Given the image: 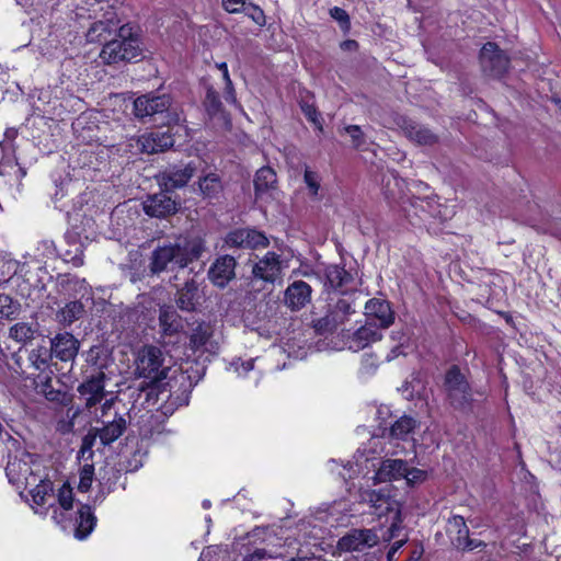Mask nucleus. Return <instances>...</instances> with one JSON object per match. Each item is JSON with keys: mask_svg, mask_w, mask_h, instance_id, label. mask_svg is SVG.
Wrapping results in <instances>:
<instances>
[{"mask_svg": "<svg viewBox=\"0 0 561 561\" xmlns=\"http://www.w3.org/2000/svg\"><path fill=\"white\" fill-rule=\"evenodd\" d=\"M35 329L26 322H18L9 330V337L21 344H27L34 339Z\"/></svg>", "mask_w": 561, "mask_h": 561, "instance_id": "obj_37", "label": "nucleus"}, {"mask_svg": "<svg viewBox=\"0 0 561 561\" xmlns=\"http://www.w3.org/2000/svg\"><path fill=\"white\" fill-rule=\"evenodd\" d=\"M20 311L21 305L19 301L13 300L5 294H0V319L14 320L20 314Z\"/></svg>", "mask_w": 561, "mask_h": 561, "instance_id": "obj_39", "label": "nucleus"}, {"mask_svg": "<svg viewBox=\"0 0 561 561\" xmlns=\"http://www.w3.org/2000/svg\"><path fill=\"white\" fill-rule=\"evenodd\" d=\"M403 347H404V343L403 342H400L397 345H394L391 348V351L389 352V354L387 355L386 359L388 362H390V360L397 358L400 355H404Z\"/></svg>", "mask_w": 561, "mask_h": 561, "instance_id": "obj_58", "label": "nucleus"}, {"mask_svg": "<svg viewBox=\"0 0 561 561\" xmlns=\"http://www.w3.org/2000/svg\"><path fill=\"white\" fill-rule=\"evenodd\" d=\"M280 257L275 252H267L252 267V275L255 279H261L273 284L280 275Z\"/></svg>", "mask_w": 561, "mask_h": 561, "instance_id": "obj_20", "label": "nucleus"}, {"mask_svg": "<svg viewBox=\"0 0 561 561\" xmlns=\"http://www.w3.org/2000/svg\"><path fill=\"white\" fill-rule=\"evenodd\" d=\"M342 337L344 345L350 351L359 352L369 346L371 343L380 341L382 333L377 328V324L370 321H365L363 325H360L352 333L350 331H343Z\"/></svg>", "mask_w": 561, "mask_h": 561, "instance_id": "obj_8", "label": "nucleus"}, {"mask_svg": "<svg viewBox=\"0 0 561 561\" xmlns=\"http://www.w3.org/2000/svg\"><path fill=\"white\" fill-rule=\"evenodd\" d=\"M391 339L398 340L399 343L400 342L405 343V341L408 340L403 332H392Z\"/></svg>", "mask_w": 561, "mask_h": 561, "instance_id": "obj_64", "label": "nucleus"}, {"mask_svg": "<svg viewBox=\"0 0 561 561\" xmlns=\"http://www.w3.org/2000/svg\"><path fill=\"white\" fill-rule=\"evenodd\" d=\"M41 392L51 402L65 404L68 401L67 392L60 389H55L51 385L50 378H47V380L41 385Z\"/></svg>", "mask_w": 561, "mask_h": 561, "instance_id": "obj_41", "label": "nucleus"}, {"mask_svg": "<svg viewBox=\"0 0 561 561\" xmlns=\"http://www.w3.org/2000/svg\"><path fill=\"white\" fill-rule=\"evenodd\" d=\"M194 162L185 165H171L162 171L158 176V183L165 191H172L185 186L196 173Z\"/></svg>", "mask_w": 561, "mask_h": 561, "instance_id": "obj_10", "label": "nucleus"}, {"mask_svg": "<svg viewBox=\"0 0 561 561\" xmlns=\"http://www.w3.org/2000/svg\"><path fill=\"white\" fill-rule=\"evenodd\" d=\"M426 478H427V472L425 470L414 468V467L411 468V467H409V465L407 466L403 479H405L407 484L409 486H414V485L421 484L426 480Z\"/></svg>", "mask_w": 561, "mask_h": 561, "instance_id": "obj_46", "label": "nucleus"}, {"mask_svg": "<svg viewBox=\"0 0 561 561\" xmlns=\"http://www.w3.org/2000/svg\"><path fill=\"white\" fill-rule=\"evenodd\" d=\"M211 336V332L208 325L198 324L191 335V345L193 348L198 350L203 347L209 337Z\"/></svg>", "mask_w": 561, "mask_h": 561, "instance_id": "obj_44", "label": "nucleus"}, {"mask_svg": "<svg viewBox=\"0 0 561 561\" xmlns=\"http://www.w3.org/2000/svg\"><path fill=\"white\" fill-rule=\"evenodd\" d=\"M402 180H400L393 172H389L382 178L383 194L388 199H396L402 191Z\"/></svg>", "mask_w": 561, "mask_h": 561, "instance_id": "obj_40", "label": "nucleus"}, {"mask_svg": "<svg viewBox=\"0 0 561 561\" xmlns=\"http://www.w3.org/2000/svg\"><path fill=\"white\" fill-rule=\"evenodd\" d=\"M171 98L167 94L154 95L145 94L138 96L134 101V114L138 118L153 117L167 113V122L163 124L176 123L179 117L175 113L170 112Z\"/></svg>", "mask_w": 561, "mask_h": 561, "instance_id": "obj_6", "label": "nucleus"}, {"mask_svg": "<svg viewBox=\"0 0 561 561\" xmlns=\"http://www.w3.org/2000/svg\"><path fill=\"white\" fill-rule=\"evenodd\" d=\"M51 357L53 356L50 354V351L42 346L36 350H33L30 353L28 359L35 369L44 370L48 366L49 359Z\"/></svg>", "mask_w": 561, "mask_h": 561, "instance_id": "obj_43", "label": "nucleus"}, {"mask_svg": "<svg viewBox=\"0 0 561 561\" xmlns=\"http://www.w3.org/2000/svg\"><path fill=\"white\" fill-rule=\"evenodd\" d=\"M113 403H114L113 398H110V399L104 398V402L102 403V408H101V410H102L101 417H103L106 414V411L112 408Z\"/></svg>", "mask_w": 561, "mask_h": 561, "instance_id": "obj_62", "label": "nucleus"}, {"mask_svg": "<svg viewBox=\"0 0 561 561\" xmlns=\"http://www.w3.org/2000/svg\"><path fill=\"white\" fill-rule=\"evenodd\" d=\"M103 427L98 428L102 445L106 446L119 438L126 430L124 416L115 414L112 421H103Z\"/></svg>", "mask_w": 561, "mask_h": 561, "instance_id": "obj_27", "label": "nucleus"}, {"mask_svg": "<svg viewBox=\"0 0 561 561\" xmlns=\"http://www.w3.org/2000/svg\"><path fill=\"white\" fill-rule=\"evenodd\" d=\"M356 312L355 299L352 295L343 294L340 297L329 299L325 314L313 318L312 328L318 334L333 333L340 325L350 320V317Z\"/></svg>", "mask_w": 561, "mask_h": 561, "instance_id": "obj_3", "label": "nucleus"}, {"mask_svg": "<svg viewBox=\"0 0 561 561\" xmlns=\"http://www.w3.org/2000/svg\"><path fill=\"white\" fill-rule=\"evenodd\" d=\"M304 181H305L310 194L313 197L318 196V193L320 190V178H319L318 173L306 168L305 173H304Z\"/></svg>", "mask_w": 561, "mask_h": 561, "instance_id": "obj_48", "label": "nucleus"}, {"mask_svg": "<svg viewBox=\"0 0 561 561\" xmlns=\"http://www.w3.org/2000/svg\"><path fill=\"white\" fill-rule=\"evenodd\" d=\"M91 7H93V9L89 8L85 10L83 7L76 4V10L73 11L75 18L77 20L95 18L102 22H106L110 27L116 31L121 21L112 5L107 3H93Z\"/></svg>", "mask_w": 561, "mask_h": 561, "instance_id": "obj_18", "label": "nucleus"}, {"mask_svg": "<svg viewBox=\"0 0 561 561\" xmlns=\"http://www.w3.org/2000/svg\"><path fill=\"white\" fill-rule=\"evenodd\" d=\"M79 347V341L68 332L58 333L50 339V354L61 362H73Z\"/></svg>", "mask_w": 561, "mask_h": 561, "instance_id": "obj_15", "label": "nucleus"}, {"mask_svg": "<svg viewBox=\"0 0 561 561\" xmlns=\"http://www.w3.org/2000/svg\"><path fill=\"white\" fill-rule=\"evenodd\" d=\"M448 531L456 535L453 538V543L456 548L460 547V542L466 540L469 536V528L465 518L460 515H454L448 519Z\"/></svg>", "mask_w": 561, "mask_h": 561, "instance_id": "obj_36", "label": "nucleus"}, {"mask_svg": "<svg viewBox=\"0 0 561 561\" xmlns=\"http://www.w3.org/2000/svg\"><path fill=\"white\" fill-rule=\"evenodd\" d=\"M408 538L404 536L403 538L394 541L388 551V560L391 561L397 551L407 542Z\"/></svg>", "mask_w": 561, "mask_h": 561, "instance_id": "obj_59", "label": "nucleus"}, {"mask_svg": "<svg viewBox=\"0 0 561 561\" xmlns=\"http://www.w3.org/2000/svg\"><path fill=\"white\" fill-rule=\"evenodd\" d=\"M362 501L368 503L373 514L382 516L392 510V501L389 495L376 490H365L360 494Z\"/></svg>", "mask_w": 561, "mask_h": 561, "instance_id": "obj_29", "label": "nucleus"}, {"mask_svg": "<svg viewBox=\"0 0 561 561\" xmlns=\"http://www.w3.org/2000/svg\"><path fill=\"white\" fill-rule=\"evenodd\" d=\"M254 23H256L260 26L265 25L266 19L263 10L254 4V3H248L247 4V11H243Z\"/></svg>", "mask_w": 561, "mask_h": 561, "instance_id": "obj_50", "label": "nucleus"}, {"mask_svg": "<svg viewBox=\"0 0 561 561\" xmlns=\"http://www.w3.org/2000/svg\"><path fill=\"white\" fill-rule=\"evenodd\" d=\"M100 438V434L98 428L92 427L89 432L83 436L81 447L79 450V458L91 459L93 456V446L96 442V438Z\"/></svg>", "mask_w": 561, "mask_h": 561, "instance_id": "obj_42", "label": "nucleus"}, {"mask_svg": "<svg viewBox=\"0 0 561 561\" xmlns=\"http://www.w3.org/2000/svg\"><path fill=\"white\" fill-rule=\"evenodd\" d=\"M378 366L377 358L374 355L365 354L362 360V370L365 374H371Z\"/></svg>", "mask_w": 561, "mask_h": 561, "instance_id": "obj_55", "label": "nucleus"}, {"mask_svg": "<svg viewBox=\"0 0 561 561\" xmlns=\"http://www.w3.org/2000/svg\"><path fill=\"white\" fill-rule=\"evenodd\" d=\"M416 426V420L411 416L403 415L391 425L389 435L394 439L408 440L410 434L414 432Z\"/></svg>", "mask_w": 561, "mask_h": 561, "instance_id": "obj_33", "label": "nucleus"}, {"mask_svg": "<svg viewBox=\"0 0 561 561\" xmlns=\"http://www.w3.org/2000/svg\"><path fill=\"white\" fill-rule=\"evenodd\" d=\"M408 461L403 459H385L376 471L375 479L378 482H391L404 478Z\"/></svg>", "mask_w": 561, "mask_h": 561, "instance_id": "obj_24", "label": "nucleus"}, {"mask_svg": "<svg viewBox=\"0 0 561 561\" xmlns=\"http://www.w3.org/2000/svg\"><path fill=\"white\" fill-rule=\"evenodd\" d=\"M176 305L181 310L192 311L198 301V286L195 280L185 282L184 286L178 290Z\"/></svg>", "mask_w": 561, "mask_h": 561, "instance_id": "obj_31", "label": "nucleus"}, {"mask_svg": "<svg viewBox=\"0 0 561 561\" xmlns=\"http://www.w3.org/2000/svg\"><path fill=\"white\" fill-rule=\"evenodd\" d=\"M115 30L108 26L106 22L96 20L93 22L87 32V41L89 43H99L105 41Z\"/></svg>", "mask_w": 561, "mask_h": 561, "instance_id": "obj_38", "label": "nucleus"}, {"mask_svg": "<svg viewBox=\"0 0 561 561\" xmlns=\"http://www.w3.org/2000/svg\"><path fill=\"white\" fill-rule=\"evenodd\" d=\"M142 205L144 211L150 217L164 218L176 213V203L165 193L148 196Z\"/></svg>", "mask_w": 561, "mask_h": 561, "instance_id": "obj_22", "label": "nucleus"}, {"mask_svg": "<svg viewBox=\"0 0 561 561\" xmlns=\"http://www.w3.org/2000/svg\"><path fill=\"white\" fill-rule=\"evenodd\" d=\"M78 392L88 410L101 403L107 394L105 391V374L99 371L87 378V380L78 387Z\"/></svg>", "mask_w": 561, "mask_h": 561, "instance_id": "obj_12", "label": "nucleus"}, {"mask_svg": "<svg viewBox=\"0 0 561 561\" xmlns=\"http://www.w3.org/2000/svg\"><path fill=\"white\" fill-rule=\"evenodd\" d=\"M33 508L35 513L41 515H47L51 508L56 513L55 502L56 496L54 494L53 482L49 480H41L31 491Z\"/></svg>", "mask_w": 561, "mask_h": 561, "instance_id": "obj_17", "label": "nucleus"}, {"mask_svg": "<svg viewBox=\"0 0 561 561\" xmlns=\"http://www.w3.org/2000/svg\"><path fill=\"white\" fill-rule=\"evenodd\" d=\"M266 556V551L264 549H256L253 553L249 554L244 560L245 561H255L262 560Z\"/></svg>", "mask_w": 561, "mask_h": 561, "instance_id": "obj_61", "label": "nucleus"}, {"mask_svg": "<svg viewBox=\"0 0 561 561\" xmlns=\"http://www.w3.org/2000/svg\"><path fill=\"white\" fill-rule=\"evenodd\" d=\"M198 186L202 195L205 198H218L222 192V183L216 173H208L199 179Z\"/></svg>", "mask_w": 561, "mask_h": 561, "instance_id": "obj_34", "label": "nucleus"}, {"mask_svg": "<svg viewBox=\"0 0 561 561\" xmlns=\"http://www.w3.org/2000/svg\"><path fill=\"white\" fill-rule=\"evenodd\" d=\"M409 217H416L422 222H426L431 218H442L440 205L434 198L417 197L410 201L409 208H405Z\"/></svg>", "mask_w": 561, "mask_h": 561, "instance_id": "obj_21", "label": "nucleus"}, {"mask_svg": "<svg viewBox=\"0 0 561 561\" xmlns=\"http://www.w3.org/2000/svg\"><path fill=\"white\" fill-rule=\"evenodd\" d=\"M96 518L92 512L91 506L81 505L78 511V517L76 519V538L82 540L85 539L94 529Z\"/></svg>", "mask_w": 561, "mask_h": 561, "instance_id": "obj_30", "label": "nucleus"}, {"mask_svg": "<svg viewBox=\"0 0 561 561\" xmlns=\"http://www.w3.org/2000/svg\"><path fill=\"white\" fill-rule=\"evenodd\" d=\"M247 4L245 0H228L222 3V7L229 13H241L247 11Z\"/></svg>", "mask_w": 561, "mask_h": 561, "instance_id": "obj_53", "label": "nucleus"}, {"mask_svg": "<svg viewBox=\"0 0 561 561\" xmlns=\"http://www.w3.org/2000/svg\"><path fill=\"white\" fill-rule=\"evenodd\" d=\"M401 523L402 520L400 512H396L391 526L388 529V536L385 538V540L390 541L391 539L399 537V534L402 530Z\"/></svg>", "mask_w": 561, "mask_h": 561, "instance_id": "obj_54", "label": "nucleus"}, {"mask_svg": "<svg viewBox=\"0 0 561 561\" xmlns=\"http://www.w3.org/2000/svg\"><path fill=\"white\" fill-rule=\"evenodd\" d=\"M444 390L449 404L460 411L471 409L473 397L472 390L463 374L457 366L450 367L444 380Z\"/></svg>", "mask_w": 561, "mask_h": 561, "instance_id": "obj_5", "label": "nucleus"}, {"mask_svg": "<svg viewBox=\"0 0 561 561\" xmlns=\"http://www.w3.org/2000/svg\"><path fill=\"white\" fill-rule=\"evenodd\" d=\"M23 456L25 459L13 457L10 458L7 463L5 474L13 484H19L22 480H25V482L30 484L28 474H32V469L27 460L30 455L24 454Z\"/></svg>", "mask_w": 561, "mask_h": 561, "instance_id": "obj_25", "label": "nucleus"}, {"mask_svg": "<svg viewBox=\"0 0 561 561\" xmlns=\"http://www.w3.org/2000/svg\"><path fill=\"white\" fill-rule=\"evenodd\" d=\"M94 468L93 465H84L80 470V481L78 489L81 492H88L93 481Z\"/></svg>", "mask_w": 561, "mask_h": 561, "instance_id": "obj_47", "label": "nucleus"}, {"mask_svg": "<svg viewBox=\"0 0 561 561\" xmlns=\"http://www.w3.org/2000/svg\"><path fill=\"white\" fill-rule=\"evenodd\" d=\"M225 242L230 248L242 249H263L268 247L270 241L267 237L255 229L242 228L229 232Z\"/></svg>", "mask_w": 561, "mask_h": 561, "instance_id": "obj_11", "label": "nucleus"}, {"mask_svg": "<svg viewBox=\"0 0 561 561\" xmlns=\"http://www.w3.org/2000/svg\"><path fill=\"white\" fill-rule=\"evenodd\" d=\"M204 244L201 239L179 238L173 242H165L157 247L150 261L152 274H160L173 267L184 268L193 261L201 257Z\"/></svg>", "mask_w": 561, "mask_h": 561, "instance_id": "obj_1", "label": "nucleus"}, {"mask_svg": "<svg viewBox=\"0 0 561 561\" xmlns=\"http://www.w3.org/2000/svg\"><path fill=\"white\" fill-rule=\"evenodd\" d=\"M331 15L336 19V20H340V21H346L348 19L346 12L341 9V8H337V7H334L332 10H331Z\"/></svg>", "mask_w": 561, "mask_h": 561, "instance_id": "obj_60", "label": "nucleus"}, {"mask_svg": "<svg viewBox=\"0 0 561 561\" xmlns=\"http://www.w3.org/2000/svg\"><path fill=\"white\" fill-rule=\"evenodd\" d=\"M324 287L339 289L352 280V275L337 264L327 265L323 270Z\"/></svg>", "mask_w": 561, "mask_h": 561, "instance_id": "obj_28", "label": "nucleus"}, {"mask_svg": "<svg viewBox=\"0 0 561 561\" xmlns=\"http://www.w3.org/2000/svg\"><path fill=\"white\" fill-rule=\"evenodd\" d=\"M397 123L404 136L416 145L433 146L438 141V136L430 128L408 117L401 116L398 118Z\"/></svg>", "mask_w": 561, "mask_h": 561, "instance_id": "obj_13", "label": "nucleus"}, {"mask_svg": "<svg viewBox=\"0 0 561 561\" xmlns=\"http://www.w3.org/2000/svg\"><path fill=\"white\" fill-rule=\"evenodd\" d=\"M482 71L493 78L502 77L508 69L510 59L495 43H486L480 51Z\"/></svg>", "mask_w": 561, "mask_h": 561, "instance_id": "obj_7", "label": "nucleus"}, {"mask_svg": "<svg viewBox=\"0 0 561 561\" xmlns=\"http://www.w3.org/2000/svg\"><path fill=\"white\" fill-rule=\"evenodd\" d=\"M56 501L59 503V505L65 511H68L70 508H72V503H73L72 489L69 485L64 484L59 489V492H58V495L56 497Z\"/></svg>", "mask_w": 561, "mask_h": 561, "instance_id": "obj_49", "label": "nucleus"}, {"mask_svg": "<svg viewBox=\"0 0 561 561\" xmlns=\"http://www.w3.org/2000/svg\"><path fill=\"white\" fill-rule=\"evenodd\" d=\"M460 547H457L458 549L466 550V551H472L477 548H484L485 543L481 540L471 539L469 536L466 540L460 542Z\"/></svg>", "mask_w": 561, "mask_h": 561, "instance_id": "obj_56", "label": "nucleus"}, {"mask_svg": "<svg viewBox=\"0 0 561 561\" xmlns=\"http://www.w3.org/2000/svg\"><path fill=\"white\" fill-rule=\"evenodd\" d=\"M139 142L144 152L152 154L171 148L174 139L169 131L156 130L141 136Z\"/></svg>", "mask_w": 561, "mask_h": 561, "instance_id": "obj_23", "label": "nucleus"}, {"mask_svg": "<svg viewBox=\"0 0 561 561\" xmlns=\"http://www.w3.org/2000/svg\"><path fill=\"white\" fill-rule=\"evenodd\" d=\"M236 266L233 256L221 255L210 265L208 278L215 286L224 288L236 277Z\"/></svg>", "mask_w": 561, "mask_h": 561, "instance_id": "obj_14", "label": "nucleus"}, {"mask_svg": "<svg viewBox=\"0 0 561 561\" xmlns=\"http://www.w3.org/2000/svg\"><path fill=\"white\" fill-rule=\"evenodd\" d=\"M344 130L352 138L355 148H359L364 144V134L358 125H348Z\"/></svg>", "mask_w": 561, "mask_h": 561, "instance_id": "obj_52", "label": "nucleus"}, {"mask_svg": "<svg viewBox=\"0 0 561 561\" xmlns=\"http://www.w3.org/2000/svg\"><path fill=\"white\" fill-rule=\"evenodd\" d=\"M159 325L162 336H173L183 329L181 317L169 306L160 308Z\"/></svg>", "mask_w": 561, "mask_h": 561, "instance_id": "obj_26", "label": "nucleus"}, {"mask_svg": "<svg viewBox=\"0 0 561 561\" xmlns=\"http://www.w3.org/2000/svg\"><path fill=\"white\" fill-rule=\"evenodd\" d=\"M163 352L154 345L142 346L135 358V374L150 385H156L168 377L170 367L164 364Z\"/></svg>", "mask_w": 561, "mask_h": 561, "instance_id": "obj_4", "label": "nucleus"}, {"mask_svg": "<svg viewBox=\"0 0 561 561\" xmlns=\"http://www.w3.org/2000/svg\"><path fill=\"white\" fill-rule=\"evenodd\" d=\"M83 313V304L78 300H75L66 304V306L57 312L56 317L59 323L64 325H70L75 321L82 318Z\"/></svg>", "mask_w": 561, "mask_h": 561, "instance_id": "obj_35", "label": "nucleus"}, {"mask_svg": "<svg viewBox=\"0 0 561 561\" xmlns=\"http://www.w3.org/2000/svg\"><path fill=\"white\" fill-rule=\"evenodd\" d=\"M366 321H378L377 328L381 331L389 328L394 321V312L389 301L378 298H371L365 304Z\"/></svg>", "mask_w": 561, "mask_h": 561, "instance_id": "obj_16", "label": "nucleus"}, {"mask_svg": "<svg viewBox=\"0 0 561 561\" xmlns=\"http://www.w3.org/2000/svg\"><path fill=\"white\" fill-rule=\"evenodd\" d=\"M312 288L304 280H295L284 293V304L291 311H299L311 301Z\"/></svg>", "mask_w": 561, "mask_h": 561, "instance_id": "obj_19", "label": "nucleus"}, {"mask_svg": "<svg viewBox=\"0 0 561 561\" xmlns=\"http://www.w3.org/2000/svg\"><path fill=\"white\" fill-rule=\"evenodd\" d=\"M379 537L373 529H352L337 541L340 552H362L376 546Z\"/></svg>", "mask_w": 561, "mask_h": 561, "instance_id": "obj_9", "label": "nucleus"}, {"mask_svg": "<svg viewBox=\"0 0 561 561\" xmlns=\"http://www.w3.org/2000/svg\"><path fill=\"white\" fill-rule=\"evenodd\" d=\"M141 47L138 35L129 24L121 25L117 38L108 41L99 54L105 65H115L121 61H131L141 56Z\"/></svg>", "mask_w": 561, "mask_h": 561, "instance_id": "obj_2", "label": "nucleus"}, {"mask_svg": "<svg viewBox=\"0 0 561 561\" xmlns=\"http://www.w3.org/2000/svg\"><path fill=\"white\" fill-rule=\"evenodd\" d=\"M204 104L209 115H217L221 113L222 108L219 95L211 87L207 88Z\"/></svg>", "mask_w": 561, "mask_h": 561, "instance_id": "obj_45", "label": "nucleus"}, {"mask_svg": "<svg viewBox=\"0 0 561 561\" xmlns=\"http://www.w3.org/2000/svg\"><path fill=\"white\" fill-rule=\"evenodd\" d=\"M217 67L222 72L224 80L230 79L229 71H228V66H227L226 62H220V64L217 65Z\"/></svg>", "mask_w": 561, "mask_h": 561, "instance_id": "obj_63", "label": "nucleus"}, {"mask_svg": "<svg viewBox=\"0 0 561 561\" xmlns=\"http://www.w3.org/2000/svg\"><path fill=\"white\" fill-rule=\"evenodd\" d=\"M301 110L305 116L319 129L322 130L321 117L316 107L311 104H302Z\"/></svg>", "mask_w": 561, "mask_h": 561, "instance_id": "obj_51", "label": "nucleus"}, {"mask_svg": "<svg viewBox=\"0 0 561 561\" xmlns=\"http://www.w3.org/2000/svg\"><path fill=\"white\" fill-rule=\"evenodd\" d=\"M225 100L227 103H231V104H236L237 102V98H236V93H234V89H233V85H232V81L230 79L228 80H225Z\"/></svg>", "mask_w": 561, "mask_h": 561, "instance_id": "obj_57", "label": "nucleus"}, {"mask_svg": "<svg viewBox=\"0 0 561 561\" xmlns=\"http://www.w3.org/2000/svg\"><path fill=\"white\" fill-rule=\"evenodd\" d=\"M277 178L275 171L270 167H263L257 170L254 179V188L257 196H262L265 193L276 187Z\"/></svg>", "mask_w": 561, "mask_h": 561, "instance_id": "obj_32", "label": "nucleus"}]
</instances>
